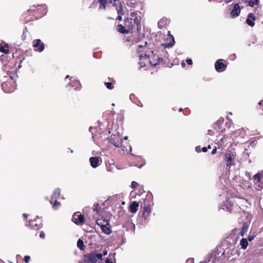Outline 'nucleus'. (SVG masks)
Segmentation results:
<instances>
[{
    "label": "nucleus",
    "instance_id": "1",
    "mask_svg": "<svg viewBox=\"0 0 263 263\" xmlns=\"http://www.w3.org/2000/svg\"><path fill=\"white\" fill-rule=\"evenodd\" d=\"M84 257L85 263H96L98 259H102V254L95 252L85 254Z\"/></svg>",
    "mask_w": 263,
    "mask_h": 263
},
{
    "label": "nucleus",
    "instance_id": "2",
    "mask_svg": "<svg viewBox=\"0 0 263 263\" xmlns=\"http://www.w3.org/2000/svg\"><path fill=\"white\" fill-rule=\"evenodd\" d=\"M72 220L76 224L81 225L84 223L85 218L83 215L75 213L72 216Z\"/></svg>",
    "mask_w": 263,
    "mask_h": 263
},
{
    "label": "nucleus",
    "instance_id": "3",
    "mask_svg": "<svg viewBox=\"0 0 263 263\" xmlns=\"http://www.w3.org/2000/svg\"><path fill=\"white\" fill-rule=\"evenodd\" d=\"M33 46L34 48H35L36 51L39 52H42L44 50L45 46L44 43L41 42V40L37 39L33 41Z\"/></svg>",
    "mask_w": 263,
    "mask_h": 263
},
{
    "label": "nucleus",
    "instance_id": "4",
    "mask_svg": "<svg viewBox=\"0 0 263 263\" xmlns=\"http://www.w3.org/2000/svg\"><path fill=\"white\" fill-rule=\"evenodd\" d=\"M124 26L129 33L131 32L133 29L132 18H126L124 21Z\"/></svg>",
    "mask_w": 263,
    "mask_h": 263
},
{
    "label": "nucleus",
    "instance_id": "5",
    "mask_svg": "<svg viewBox=\"0 0 263 263\" xmlns=\"http://www.w3.org/2000/svg\"><path fill=\"white\" fill-rule=\"evenodd\" d=\"M91 165L92 167H97L99 165L101 162V159L98 157H91L89 159Z\"/></svg>",
    "mask_w": 263,
    "mask_h": 263
},
{
    "label": "nucleus",
    "instance_id": "6",
    "mask_svg": "<svg viewBox=\"0 0 263 263\" xmlns=\"http://www.w3.org/2000/svg\"><path fill=\"white\" fill-rule=\"evenodd\" d=\"M240 12L239 5L238 4H235L234 6L233 9L231 12V16L232 17H237Z\"/></svg>",
    "mask_w": 263,
    "mask_h": 263
},
{
    "label": "nucleus",
    "instance_id": "7",
    "mask_svg": "<svg viewBox=\"0 0 263 263\" xmlns=\"http://www.w3.org/2000/svg\"><path fill=\"white\" fill-rule=\"evenodd\" d=\"M221 60H218L215 63V69L218 72L223 71L226 66L222 62H220Z\"/></svg>",
    "mask_w": 263,
    "mask_h": 263
},
{
    "label": "nucleus",
    "instance_id": "8",
    "mask_svg": "<svg viewBox=\"0 0 263 263\" xmlns=\"http://www.w3.org/2000/svg\"><path fill=\"white\" fill-rule=\"evenodd\" d=\"M233 158V155H232L229 153L226 154L225 156H224V160L227 161V166L228 167H230L231 165H233V163H232Z\"/></svg>",
    "mask_w": 263,
    "mask_h": 263
},
{
    "label": "nucleus",
    "instance_id": "9",
    "mask_svg": "<svg viewBox=\"0 0 263 263\" xmlns=\"http://www.w3.org/2000/svg\"><path fill=\"white\" fill-rule=\"evenodd\" d=\"M255 18L253 16V14L249 13L248 16V18L246 20V23L251 26L253 27L254 25V23L253 21L255 20Z\"/></svg>",
    "mask_w": 263,
    "mask_h": 263
},
{
    "label": "nucleus",
    "instance_id": "10",
    "mask_svg": "<svg viewBox=\"0 0 263 263\" xmlns=\"http://www.w3.org/2000/svg\"><path fill=\"white\" fill-rule=\"evenodd\" d=\"M138 206V203L136 201H133L130 205V212L133 213H135L137 211Z\"/></svg>",
    "mask_w": 263,
    "mask_h": 263
},
{
    "label": "nucleus",
    "instance_id": "11",
    "mask_svg": "<svg viewBox=\"0 0 263 263\" xmlns=\"http://www.w3.org/2000/svg\"><path fill=\"white\" fill-rule=\"evenodd\" d=\"M101 229L102 231L106 234H109L111 233V230L107 222H105V225H102Z\"/></svg>",
    "mask_w": 263,
    "mask_h": 263
},
{
    "label": "nucleus",
    "instance_id": "12",
    "mask_svg": "<svg viewBox=\"0 0 263 263\" xmlns=\"http://www.w3.org/2000/svg\"><path fill=\"white\" fill-rule=\"evenodd\" d=\"M221 208L223 210L231 212L232 210V204L228 201H226L221 206Z\"/></svg>",
    "mask_w": 263,
    "mask_h": 263
},
{
    "label": "nucleus",
    "instance_id": "13",
    "mask_svg": "<svg viewBox=\"0 0 263 263\" xmlns=\"http://www.w3.org/2000/svg\"><path fill=\"white\" fill-rule=\"evenodd\" d=\"M117 29L118 31L122 33H129L128 31L126 29L125 26H122V25H118L117 27Z\"/></svg>",
    "mask_w": 263,
    "mask_h": 263
},
{
    "label": "nucleus",
    "instance_id": "14",
    "mask_svg": "<svg viewBox=\"0 0 263 263\" xmlns=\"http://www.w3.org/2000/svg\"><path fill=\"white\" fill-rule=\"evenodd\" d=\"M240 245L241 246V248L242 249H246L248 245V242L247 239L242 238L240 240Z\"/></svg>",
    "mask_w": 263,
    "mask_h": 263
},
{
    "label": "nucleus",
    "instance_id": "15",
    "mask_svg": "<svg viewBox=\"0 0 263 263\" xmlns=\"http://www.w3.org/2000/svg\"><path fill=\"white\" fill-rule=\"evenodd\" d=\"M60 191L59 189H55L53 193V194L51 196V199L52 200H53V199H57V198H58L59 197H60Z\"/></svg>",
    "mask_w": 263,
    "mask_h": 263
},
{
    "label": "nucleus",
    "instance_id": "16",
    "mask_svg": "<svg viewBox=\"0 0 263 263\" xmlns=\"http://www.w3.org/2000/svg\"><path fill=\"white\" fill-rule=\"evenodd\" d=\"M261 179V175L260 174H256L254 176V182L255 184L259 183Z\"/></svg>",
    "mask_w": 263,
    "mask_h": 263
},
{
    "label": "nucleus",
    "instance_id": "17",
    "mask_svg": "<svg viewBox=\"0 0 263 263\" xmlns=\"http://www.w3.org/2000/svg\"><path fill=\"white\" fill-rule=\"evenodd\" d=\"M173 38V42L170 43H163L162 44V46L164 48H171L172 47L174 44V39L172 36Z\"/></svg>",
    "mask_w": 263,
    "mask_h": 263
},
{
    "label": "nucleus",
    "instance_id": "18",
    "mask_svg": "<svg viewBox=\"0 0 263 263\" xmlns=\"http://www.w3.org/2000/svg\"><path fill=\"white\" fill-rule=\"evenodd\" d=\"M77 247L80 249V250H83L84 249V243L82 240L79 239H78L77 241Z\"/></svg>",
    "mask_w": 263,
    "mask_h": 263
},
{
    "label": "nucleus",
    "instance_id": "19",
    "mask_svg": "<svg viewBox=\"0 0 263 263\" xmlns=\"http://www.w3.org/2000/svg\"><path fill=\"white\" fill-rule=\"evenodd\" d=\"M100 5V8H103V9H106V4L107 3V0H99Z\"/></svg>",
    "mask_w": 263,
    "mask_h": 263
},
{
    "label": "nucleus",
    "instance_id": "20",
    "mask_svg": "<svg viewBox=\"0 0 263 263\" xmlns=\"http://www.w3.org/2000/svg\"><path fill=\"white\" fill-rule=\"evenodd\" d=\"M133 20L134 23L137 25V28L138 29L140 25V17L139 16L135 17Z\"/></svg>",
    "mask_w": 263,
    "mask_h": 263
},
{
    "label": "nucleus",
    "instance_id": "21",
    "mask_svg": "<svg viewBox=\"0 0 263 263\" xmlns=\"http://www.w3.org/2000/svg\"><path fill=\"white\" fill-rule=\"evenodd\" d=\"M117 10L118 14L119 15H123L124 14V11H123L122 6L121 5V4H120V5H119V8H117Z\"/></svg>",
    "mask_w": 263,
    "mask_h": 263
},
{
    "label": "nucleus",
    "instance_id": "22",
    "mask_svg": "<svg viewBox=\"0 0 263 263\" xmlns=\"http://www.w3.org/2000/svg\"><path fill=\"white\" fill-rule=\"evenodd\" d=\"M258 2H259V0H254V1L250 0V1H249V3H248V5L250 7H253L255 5L257 4L258 3Z\"/></svg>",
    "mask_w": 263,
    "mask_h": 263
},
{
    "label": "nucleus",
    "instance_id": "23",
    "mask_svg": "<svg viewBox=\"0 0 263 263\" xmlns=\"http://www.w3.org/2000/svg\"><path fill=\"white\" fill-rule=\"evenodd\" d=\"M8 45H7L6 47H3L2 46H0V51L3 52L5 53H7L8 52Z\"/></svg>",
    "mask_w": 263,
    "mask_h": 263
},
{
    "label": "nucleus",
    "instance_id": "24",
    "mask_svg": "<svg viewBox=\"0 0 263 263\" xmlns=\"http://www.w3.org/2000/svg\"><path fill=\"white\" fill-rule=\"evenodd\" d=\"M50 203L52 204V207L54 209H57L60 205V203L58 202L57 201V199H55V201H54L53 203H52V201H50Z\"/></svg>",
    "mask_w": 263,
    "mask_h": 263
},
{
    "label": "nucleus",
    "instance_id": "25",
    "mask_svg": "<svg viewBox=\"0 0 263 263\" xmlns=\"http://www.w3.org/2000/svg\"><path fill=\"white\" fill-rule=\"evenodd\" d=\"M100 207L98 203H95L93 205V210L96 211L97 213H99Z\"/></svg>",
    "mask_w": 263,
    "mask_h": 263
},
{
    "label": "nucleus",
    "instance_id": "26",
    "mask_svg": "<svg viewBox=\"0 0 263 263\" xmlns=\"http://www.w3.org/2000/svg\"><path fill=\"white\" fill-rule=\"evenodd\" d=\"M105 221L99 219L97 221V224L102 228V225H105Z\"/></svg>",
    "mask_w": 263,
    "mask_h": 263
},
{
    "label": "nucleus",
    "instance_id": "27",
    "mask_svg": "<svg viewBox=\"0 0 263 263\" xmlns=\"http://www.w3.org/2000/svg\"><path fill=\"white\" fill-rule=\"evenodd\" d=\"M105 85L106 87L109 89H112L114 88L113 84L110 82H105Z\"/></svg>",
    "mask_w": 263,
    "mask_h": 263
},
{
    "label": "nucleus",
    "instance_id": "28",
    "mask_svg": "<svg viewBox=\"0 0 263 263\" xmlns=\"http://www.w3.org/2000/svg\"><path fill=\"white\" fill-rule=\"evenodd\" d=\"M138 185V183L136 182V181H132L131 183V187L133 189H135L137 187Z\"/></svg>",
    "mask_w": 263,
    "mask_h": 263
},
{
    "label": "nucleus",
    "instance_id": "29",
    "mask_svg": "<svg viewBox=\"0 0 263 263\" xmlns=\"http://www.w3.org/2000/svg\"><path fill=\"white\" fill-rule=\"evenodd\" d=\"M130 18H132V20L135 18V17H137L138 16H137V13L136 12H133L130 13Z\"/></svg>",
    "mask_w": 263,
    "mask_h": 263
},
{
    "label": "nucleus",
    "instance_id": "30",
    "mask_svg": "<svg viewBox=\"0 0 263 263\" xmlns=\"http://www.w3.org/2000/svg\"><path fill=\"white\" fill-rule=\"evenodd\" d=\"M254 238H255L254 235H249L248 237L247 240H248L249 241H251L253 240Z\"/></svg>",
    "mask_w": 263,
    "mask_h": 263
},
{
    "label": "nucleus",
    "instance_id": "31",
    "mask_svg": "<svg viewBox=\"0 0 263 263\" xmlns=\"http://www.w3.org/2000/svg\"><path fill=\"white\" fill-rule=\"evenodd\" d=\"M30 258L29 256H28V255L25 256L24 257V261L26 263H28L29 261Z\"/></svg>",
    "mask_w": 263,
    "mask_h": 263
},
{
    "label": "nucleus",
    "instance_id": "32",
    "mask_svg": "<svg viewBox=\"0 0 263 263\" xmlns=\"http://www.w3.org/2000/svg\"><path fill=\"white\" fill-rule=\"evenodd\" d=\"M146 212H147L148 214L150 213V209L149 207H145L144 213H145Z\"/></svg>",
    "mask_w": 263,
    "mask_h": 263
},
{
    "label": "nucleus",
    "instance_id": "33",
    "mask_svg": "<svg viewBox=\"0 0 263 263\" xmlns=\"http://www.w3.org/2000/svg\"><path fill=\"white\" fill-rule=\"evenodd\" d=\"M247 227H245V226H243L242 229L241 230V235H243V233L246 231L247 230Z\"/></svg>",
    "mask_w": 263,
    "mask_h": 263
},
{
    "label": "nucleus",
    "instance_id": "34",
    "mask_svg": "<svg viewBox=\"0 0 263 263\" xmlns=\"http://www.w3.org/2000/svg\"><path fill=\"white\" fill-rule=\"evenodd\" d=\"M117 3L120 4L118 0H113V5L114 6H116L117 5Z\"/></svg>",
    "mask_w": 263,
    "mask_h": 263
},
{
    "label": "nucleus",
    "instance_id": "35",
    "mask_svg": "<svg viewBox=\"0 0 263 263\" xmlns=\"http://www.w3.org/2000/svg\"><path fill=\"white\" fill-rule=\"evenodd\" d=\"M186 62L189 65H192L193 63L192 60L190 59L186 60Z\"/></svg>",
    "mask_w": 263,
    "mask_h": 263
},
{
    "label": "nucleus",
    "instance_id": "36",
    "mask_svg": "<svg viewBox=\"0 0 263 263\" xmlns=\"http://www.w3.org/2000/svg\"><path fill=\"white\" fill-rule=\"evenodd\" d=\"M40 236L42 238H44L45 237V234L43 232H41L40 234Z\"/></svg>",
    "mask_w": 263,
    "mask_h": 263
},
{
    "label": "nucleus",
    "instance_id": "37",
    "mask_svg": "<svg viewBox=\"0 0 263 263\" xmlns=\"http://www.w3.org/2000/svg\"><path fill=\"white\" fill-rule=\"evenodd\" d=\"M31 226L34 228L35 227H36L37 228L36 229H39L40 227H38L37 224L36 223H35V224H33V222H32V223H30Z\"/></svg>",
    "mask_w": 263,
    "mask_h": 263
},
{
    "label": "nucleus",
    "instance_id": "38",
    "mask_svg": "<svg viewBox=\"0 0 263 263\" xmlns=\"http://www.w3.org/2000/svg\"><path fill=\"white\" fill-rule=\"evenodd\" d=\"M146 44H147V42H145V43H144V45H138V47H139V48H142V47H143L145 46Z\"/></svg>",
    "mask_w": 263,
    "mask_h": 263
},
{
    "label": "nucleus",
    "instance_id": "39",
    "mask_svg": "<svg viewBox=\"0 0 263 263\" xmlns=\"http://www.w3.org/2000/svg\"><path fill=\"white\" fill-rule=\"evenodd\" d=\"M216 151H217V148H216V147H215V148H214L213 149V151H212L211 154L212 155H214V154H215L216 153Z\"/></svg>",
    "mask_w": 263,
    "mask_h": 263
},
{
    "label": "nucleus",
    "instance_id": "40",
    "mask_svg": "<svg viewBox=\"0 0 263 263\" xmlns=\"http://www.w3.org/2000/svg\"><path fill=\"white\" fill-rule=\"evenodd\" d=\"M105 262L106 263H113L111 260L109 258H106V260H105Z\"/></svg>",
    "mask_w": 263,
    "mask_h": 263
},
{
    "label": "nucleus",
    "instance_id": "41",
    "mask_svg": "<svg viewBox=\"0 0 263 263\" xmlns=\"http://www.w3.org/2000/svg\"><path fill=\"white\" fill-rule=\"evenodd\" d=\"M102 254V256H106V255H107V250H105V251L103 252V254Z\"/></svg>",
    "mask_w": 263,
    "mask_h": 263
},
{
    "label": "nucleus",
    "instance_id": "42",
    "mask_svg": "<svg viewBox=\"0 0 263 263\" xmlns=\"http://www.w3.org/2000/svg\"><path fill=\"white\" fill-rule=\"evenodd\" d=\"M207 149H208V148L206 147H203L202 149V151L203 152H207Z\"/></svg>",
    "mask_w": 263,
    "mask_h": 263
},
{
    "label": "nucleus",
    "instance_id": "43",
    "mask_svg": "<svg viewBox=\"0 0 263 263\" xmlns=\"http://www.w3.org/2000/svg\"><path fill=\"white\" fill-rule=\"evenodd\" d=\"M122 15H119V16H118L117 17V19L119 21H121L122 20Z\"/></svg>",
    "mask_w": 263,
    "mask_h": 263
},
{
    "label": "nucleus",
    "instance_id": "44",
    "mask_svg": "<svg viewBox=\"0 0 263 263\" xmlns=\"http://www.w3.org/2000/svg\"><path fill=\"white\" fill-rule=\"evenodd\" d=\"M114 145L116 146V147H120V145L118 144H117V143H114Z\"/></svg>",
    "mask_w": 263,
    "mask_h": 263
},
{
    "label": "nucleus",
    "instance_id": "45",
    "mask_svg": "<svg viewBox=\"0 0 263 263\" xmlns=\"http://www.w3.org/2000/svg\"><path fill=\"white\" fill-rule=\"evenodd\" d=\"M181 65H182V67H184V66H185V63H184V62H182V63H181Z\"/></svg>",
    "mask_w": 263,
    "mask_h": 263
},
{
    "label": "nucleus",
    "instance_id": "46",
    "mask_svg": "<svg viewBox=\"0 0 263 263\" xmlns=\"http://www.w3.org/2000/svg\"><path fill=\"white\" fill-rule=\"evenodd\" d=\"M262 102H263V100H261V101H260L258 103V104H259V105H261Z\"/></svg>",
    "mask_w": 263,
    "mask_h": 263
},
{
    "label": "nucleus",
    "instance_id": "47",
    "mask_svg": "<svg viewBox=\"0 0 263 263\" xmlns=\"http://www.w3.org/2000/svg\"><path fill=\"white\" fill-rule=\"evenodd\" d=\"M123 139H124V140H126L128 139V137L127 136H125Z\"/></svg>",
    "mask_w": 263,
    "mask_h": 263
},
{
    "label": "nucleus",
    "instance_id": "48",
    "mask_svg": "<svg viewBox=\"0 0 263 263\" xmlns=\"http://www.w3.org/2000/svg\"><path fill=\"white\" fill-rule=\"evenodd\" d=\"M23 216H24L25 217H27V215L26 214H23Z\"/></svg>",
    "mask_w": 263,
    "mask_h": 263
},
{
    "label": "nucleus",
    "instance_id": "49",
    "mask_svg": "<svg viewBox=\"0 0 263 263\" xmlns=\"http://www.w3.org/2000/svg\"><path fill=\"white\" fill-rule=\"evenodd\" d=\"M109 3L112 4L113 3V0H110Z\"/></svg>",
    "mask_w": 263,
    "mask_h": 263
},
{
    "label": "nucleus",
    "instance_id": "50",
    "mask_svg": "<svg viewBox=\"0 0 263 263\" xmlns=\"http://www.w3.org/2000/svg\"><path fill=\"white\" fill-rule=\"evenodd\" d=\"M69 77V75H67V76H66V79L68 78Z\"/></svg>",
    "mask_w": 263,
    "mask_h": 263
},
{
    "label": "nucleus",
    "instance_id": "51",
    "mask_svg": "<svg viewBox=\"0 0 263 263\" xmlns=\"http://www.w3.org/2000/svg\"><path fill=\"white\" fill-rule=\"evenodd\" d=\"M179 111H182V108H179Z\"/></svg>",
    "mask_w": 263,
    "mask_h": 263
},
{
    "label": "nucleus",
    "instance_id": "52",
    "mask_svg": "<svg viewBox=\"0 0 263 263\" xmlns=\"http://www.w3.org/2000/svg\"><path fill=\"white\" fill-rule=\"evenodd\" d=\"M208 148H211V146L210 145H209L208 147Z\"/></svg>",
    "mask_w": 263,
    "mask_h": 263
},
{
    "label": "nucleus",
    "instance_id": "53",
    "mask_svg": "<svg viewBox=\"0 0 263 263\" xmlns=\"http://www.w3.org/2000/svg\"><path fill=\"white\" fill-rule=\"evenodd\" d=\"M111 105L114 106H115V104L114 103H112Z\"/></svg>",
    "mask_w": 263,
    "mask_h": 263
},
{
    "label": "nucleus",
    "instance_id": "54",
    "mask_svg": "<svg viewBox=\"0 0 263 263\" xmlns=\"http://www.w3.org/2000/svg\"><path fill=\"white\" fill-rule=\"evenodd\" d=\"M4 84H2V87H4Z\"/></svg>",
    "mask_w": 263,
    "mask_h": 263
}]
</instances>
